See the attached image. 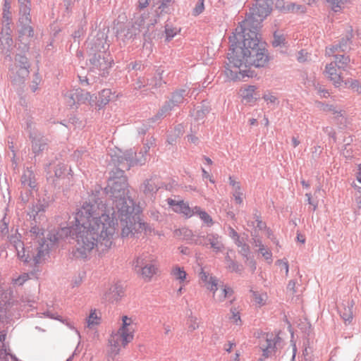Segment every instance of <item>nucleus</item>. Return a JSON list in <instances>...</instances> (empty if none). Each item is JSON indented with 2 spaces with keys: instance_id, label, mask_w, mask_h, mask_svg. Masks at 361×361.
I'll list each match as a JSON object with an SVG mask.
<instances>
[{
  "instance_id": "1",
  "label": "nucleus",
  "mask_w": 361,
  "mask_h": 361,
  "mask_svg": "<svg viewBox=\"0 0 361 361\" xmlns=\"http://www.w3.org/2000/svg\"><path fill=\"white\" fill-rule=\"evenodd\" d=\"M274 1L276 7L281 10L300 13L305 12V7L301 5L288 4L285 6L281 0H257L246 18L229 37L231 47L224 71L228 80L240 81L245 78H253L255 73L252 70V66L264 67L269 63L266 44L260 39L257 30L260 23L270 14Z\"/></svg>"
},
{
  "instance_id": "2",
  "label": "nucleus",
  "mask_w": 361,
  "mask_h": 361,
  "mask_svg": "<svg viewBox=\"0 0 361 361\" xmlns=\"http://www.w3.org/2000/svg\"><path fill=\"white\" fill-rule=\"evenodd\" d=\"M75 219L76 257L85 258L94 249L105 252L111 248L118 226L114 208L85 202Z\"/></svg>"
},
{
  "instance_id": "3",
  "label": "nucleus",
  "mask_w": 361,
  "mask_h": 361,
  "mask_svg": "<svg viewBox=\"0 0 361 361\" xmlns=\"http://www.w3.org/2000/svg\"><path fill=\"white\" fill-rule=\"evenodd\" d=\"M107 193H110L111 199L106 203H97V204L110 205L116 211V214L131 212L134 203L133 200L126 197L128 194V183L125 177L109 180L106 188Z\"/></svg>"
},
{
  "instance_id": "4",
  "label": "nucleus",
  "mask_w": 361,
  "mask_h": 361,
  "mask_svg": "<svg viewBox=\"0 0 361 361\" xmlns=\"http://www.w3.org/2000/svg\"><path fill=\"white\" fill-rule=\"evenodd\" d=\"M136 324L132 317L123 315L117 330L112 331L109 338L108 354L114 357L118 355L134 338Z\"/></svg>"
},
{
  "instance_id": "5",
  "label": "nucleus",
  "mask_w": 361,
  "mask_h": 361,
  "mask_svg": "<svg viewBox=\"0 0 361 361\" xmlns=\"http://www.w3.org/2000/svg\"><path fill=\"white\" fill-rule=\"evenodd\" d=\"M48 253V245L39 242H34L26 247L20 243L17 245L18 258L24 262H32L35 264L41 263Z\"/></svg>"
},
{
  "instance_id": "6",
  "label": "nucleus",
  "mask_w": 361,
  "mask_h": 361,
  "mask_svg": "<svg viewBox=\"0 0 361 361\" xmlns=\"http://www.w3.org/2000/svg\"><path fill=\"white\" fill-rule=\"evenodd\" d=\"M135 268L140 276L146 281H150L159 271L157 257L149 253L138 256L134 262Z\"/></svg>"
},
{
  "instance_id": "7",
  "label": "nucleus",
  "mask_w": 361,
  "mask_h": 361,
  "mask_svg": "<svg viewBox=\"0 0 361 361\" xmlns=\"http://www.w3.org/2000/svg\"><path fill=\"white\" fill-rule=\"evenodd\" d=\"M134 210L133 207L130 212L117 213V219L121 218V221H126V225L122 228L121 236L123 238L128 237L136 233H140L145 231L147 224L142 222L138 216H132Z\"/></svg>"
},
{
  "instance_id": "8",
  "label": "nucleus",
  "mask_w": 361,
  "mask_h": 361,
  "mask_svg": "<svg viewBox=\"0 0 361 361\" xmlns=\"http://www.w3.org/2000/svg\"><path fill=\"white\" fill-rule=\"evenodd\" d=\"M257 87L255 85H244L238 91L241 102L245 104H254L259 99Z\"/></svg>"
},
{
  "instance_id": "9",
  "label": "nucleus",
  "mask_w": 361,
  "mask_h": 361,
  "mask_svg": "<svg viewBox=\"0 0 361 361\" xmlns=\"http://www.w3.org/2000/svg\"><path fill=\"white\" fill-rule=\"evenodd\" d=\"M200 244L204 246H209L213 252H222L224 246L221 240V238L216 234H207V236L201 237L199 240Z\"/></svg>"
},
{
  "instance_id": "10",
  "label": "nucleus",
  "mask_w": 361,
  "mask_h": 361,
  "mask_svg": "<svg viewBox=\"0 0 361 361\" xmlns=\"http://www.w3.org/2000/svg\"><path fill=\"white\" fill-rule=\"evenodd\" d=\"M16 61L18 63L23 64V68H19L17 64H14L11 68V71L15 78H25L28 76L29 74V64L27 59L23 56H17L16 57Z\"/></svg>"
},
{
  "instance_id": "11",
  "label": "nucleus",
  "mask_w": 361,
  "mask_h": 361,
  "mask_svg": "<svg viewBox=\"0 0 361 361\" xmlns=\"http://www.w3.org/2000/svg\"><path fill=\"white\" fill-rule=\"evenodd\" d=\"M168 204L172 207L175 212L182 214L186 217H190L194 215V208L191 209L187 203L182 200L176 201L172 199H169Z\"/></svg>"
},
{
  "instance_id": "12",
  "label": "nucleus",
  "mask_w": 361,
  "mask_h": 361,
  "mask_svg": "<svg viewBox=\"0 0 361 361\" xmlns=\"http://www.w3.org/2000/svg\"><path fill=\"white\" fill-rule=\"evenodd\" d=\"M324 74L336 86L339 87L341 85L343 80L341 73L336 68V63L331 62L327 64L325 68Z\"/></svg>"
},
{
  "instance_id": "13",
  "label": "nucleus",
  "mask_w": 361,
  "mask_h": 361,
  "mask_svg": "<svg viewBox=\"0 0 361 361\" xmlns=\"http://www.w3.org/2000/svg\"><path fill=\"white\" fill-rule=\"evenodd\" d=\"M170 275L173 280L177 281L180 285H186L189 282L185 269L178 265H175L171 268Z\"/></svg>"
},
{
  "instance_id": "14",
  "label": "nucleus",
  "mask_w": 361,
  "mask_h": 361,
  "mask_svg": "<svg viewBox=\"0 0 361 361\" xmlns=\"http://www.w3.org/2000/svg\"><path fill=\"white\" fill-rule=\"evenodd\" d=\"M276 343L272 338H269L267 336L260 339L259 347L262 351V355L264 357H269L274 351Z\"/></svg>"
},
{
  "instance_id": "15",
  "label": "nucleus",
  "mask_w": 361,
  "mask_h": 361,
  "mask_svg": "<svg viewBox=\"0 0 361 361\" xmlns=\"http://www.w3.org/2000/svg\"><path fill=\"white\" fill-rule=\"evenodd\" d=\"M200 279L204 283V286L213 292L217 290L218 281L215 277L210 276L208 273L202 271L200 273Z\"/></svg>"
},
{
  "instance_id": "16",
  "label": "nucleus",
  "mask_w": 361,
  "mask_h": 361,
  "mask_svg": "<svg viewBox=\"0 0 361 361\" xmlns=\"http://www.w3.org/2000/svg\"><path fill=\"white\" fill-rule=\"evenodd\" d=\"M232 294V288L226 286H221L219 290L213 291V298L216 302H222Z\"/></svg>"
},
{
  "instance_id": "17",
  "label": "nucleus",
  "mask_w": 361,
  "mask_h": 361,
  "mask_svg": "<svg viewBox=\"0 0 361 361\" xmlns=\"http://www.w3.org/2000/svg\"><path fill=\"white\" fill-rule=\"evenodd\" d=\"M101 312L97 310H92L86 319L87 326L93 329L101 322Z\"/></svg>"
},
{
  "instance_id": "18",
  "label": "nucleus",
  "mask_w": 361,
  "mask_h": 361,
  "mask_svg": "<svg viewBox=\"0 0 361 361\" xmlns=\"http://www.w3.org/2000/svg\"><path fill=\"white\" fill-rule=\"evenodd\" d=\"M109 293L106 295V298L114 302L120 300L124 295V290L121 287L114 286L109 290Z\"/></svg>"
},
{
  "instance_id": "19",
  "label": "nucleus",
  "mask_w": 361,
  "mask_h": 361,
  "mask_svg": "<svg viewBox=\"0 0 361 361\" xmlns=\"http://www.w3.org/2000/svg\"><path fill=\"white\" fill-rule=\"evenodd\" d=\"M252 298L254 304L256 306L261 307L267 303L269 297L267 293L265 292L253 291Z\"/></svg>"
},
{
  "instance_id": "20",
  "label": "nucleus",
  "mask_w": 361,
  "mask_h": 361,
  "mask_svg": "<svg viewBox=\"0 0 361 361\" xmlns=\"http://www.w3.org/2000/svg\"><path fill=\"white\" fill-rule=\"evenodd\" d=\"M18 1L23 4L20 8V13L22 15V16L20 18V21L25 25L28 24L30 21L29 18V2L27 0H18Z\"/></svg>"
},
{
  "instance_id": "21",
  "label": "nucleus",
  "mask_w": 361,
  "mask_h": 361,
  "mask_svg": "<svg viewBox=\"0 0 361 361\" xmlns=\"http://www.w3.org/2000/svg\"><path fill=\"white\" fill-rule=\"evenodd\" d=\"M111 91L109 89H104L100 92L99 99L96 105L100 109L106 106L111 100Z\"/></svg>"
},
{
  "instance_id": "22",
  "label": "nucleus",
  "mask_w": 361,
  "mask_h": 361,
  "mask_svg": "<svg viewBox=\"0 0 361 361\" xmlns=\"http://www.w3.org/2000/svg\"><path fill=\"white\" fill-rule=\"evenodd\" d=\"M4 339V336L0 335V342ZM10 350H7L4 345L0 348V361H8V357H11L13 361H18L16 356L10 353Z\"/></svg>"
},
{
  "instance_id": "23",
  "label": "nucleus",
  "mask_w": 361,
  "mask_h": 361,
  "mask_svg": "<svg viewBox=\"0 0 361 361\" xmlns=\"http://www.w3.org/2000/svg\"><path fill=\"white\" fill-rule=\"evenodd\" d=\"M194 214L199 215L200 218L208 226H212L213 224V221L212 217L204 211L202 210L199 207H194Z\"/></svg>"
},
{
  "instance_id": "24",
  "label": "nucleus",
  "mask_w": 361,
  "mask_h": 361,
  "mask_svg": "<svg viewBox=\"0 0 361 361\" xmlns=\"http://www.w3.org/2000/svg\"><path fill=\"white\" fill-rule=\"evenodd\" d=\"M21 181L25 186L30 188H35L36 187L35 180L30 172H29L28 174H24L22 176Z\"/></svg>"
},
{
  "instance_id": "25",
  "label": "nucleus",
  "mask_w": 361,
  "mask_h": 361,
  "mask_svg": "<svg viewBox=\"0 0 361 361\" xmlns=\"http://www.w3.org/2000/svg\"><path fill=\"white\" fill-rule=\"evenodd\" d=\"M45 143L42 137H33L32 140V149L34 153H38L44 147Z\"/></svg>"
},
{
  "instance_id": "26",
  "label": "nucleus",
  "mask_w": 361,
  "mask_h": 361,
  "mask_svg": "<svg viewBox=\"0 0 361 361\" xmlns=\"http://www.w3.org/2000/svg\"><path fill=\"white\" fill-rule=\"evenodd\" d=\"M78 102L86 103L87 102L90 105H93V103L94 102V99H96V97H94L93 95H91L87 92H83L81 91V93L80 95H78Z\"/></svg>"
},
{
  "instance_id": "27",
  "label": "nucleus",
  "mask_w": 361,
  "mask_h": 361,
  "mask_svg": "<svg viewBox=\"0 0 361 361\" xmlns=\"http://www.w3.org/2000/svg\"><path fill=\"white\" fill-rule=\"evenodd\" d=\"M9 27H6L5 34L2 32H1L0 41L1 44L5 48L6 46L9 47L12 43V39L10 37L8 33Z\"/></svg>"
},
{
  "instance_id": "28",
  "label": "nucleus",
  "mask_w": 361,
  "mask_h": 361,
  "mask_svg": "<svg viewBox=\"0 0 361 361\" xmlns=\"http://www.w3.org/2000/svg\"><path fill=\"white\" fill-rule=\"evenodd\" d=\"M187 325L189 331H195L200 327V319L197 317L190 316L188 319Z\"/></svg>"
},
{
  "instance_id": "29",
  "label": "nucleus",
  "mask_w": 361,
  "mask_h": 361,
  "mask_svg": "<svg viewBox=\"0 0 361 361\" xmlns=\"http://www.w3.org/2000/svg\"><path fill=\"white\" fill-rule=\"evenodd\" d=\"M180 32V28L166 25L165 32L167 40H171Z\"/></svg>"
},
{
  "instance_id": "30",
  "label": "nucleus",
  "mask_w": 361,
  "mask_h": 361,
  "mask_svg": "<svg viewBox=\"0 0 361 361\" xmlns=\"http://www.w3.org/2000/svg\"><path fill=\"white\" fill-rule=\"evenodd\" d=\"M350 61V59L348 56L343 55L336 56L335 61L333 63H336V66H338V68H344Z\"/></svg>"
},
{
  "instance_id": "31",
  "label": "nucleus",
  "mask_w": 361,
  "mask_h": 361,
  "mask_svg": "<svg viewBox=\"0 0 361 361\" xmlns=\"http://www.w3.org/2000/svg\"><path fill=\"white\" fill-rule=\"evenodd\" d=\"M330 6L334 11H338L341 9L347 0H326Z\"/></svg>"
},
{
  "instance_id": "32",
  "label": "nucleus",
  "mask_w": 361,
  "mask_h": 361,
  "mask_svg": "<svg viewBox=\"0 0 361 361\" xmlns=\"http://www.w3.org/2000/svg\"><path fill=\"white\" fill-rule=\"evenodd\" d=\"M10 8H11L10 0H4L3 18L7 22V24H8V21L11 18Z\"/></svg>"
},
{
  "instance_id": "33",
  "label": "nucleus",
  "mask_w": 361,
  "mask_h": 361,
  "mask_svg": "<svg viewBox=\"0 0 361 361\" xmlns=\"http://www.w3.org/2000/svg\"><path fill=\"white\" fill-rule=\"evenodd\" d=\"M285 43V37L283 35L275 32L274 35L273 45L274 47H279Z\"/></svg>"
},
{
  "instance_id": "34",
  "label": "nucleus",
  "mask_w": 361,
  "mask_h": 361,
  "mask_svg": "<svg viewBox=\"0 0 361 361\" xmlns=\"http://www.w3.org/2000/svg\"><path fill=\"white\" fill-rule=\"evenodd\" d=\"M232 316L230 317L231 322L236 325H239L241 323L240 317L239 312L235 309L231 310Z\"/></svg>"
},
{
  "instance_id": "35",
  "label": "nucleus",
  "mask_w": 361,
  "mask_h": 361,
  "mask_svg": "<svg viewBox=\"0 0 361 361\" xmlns=\"http://www.w3.org/2000/svg\"><path fill=\"white\" fill-rule=\"evenodd\" d=\"M262 98L267 102V104H276L278 102V98L272 93H265Z\"/></svg>"
},
{
  "instance_id": "36",
  "label": "nucleus",
  "mask_w": 361,
  "mask_h": 361,
  "mask_svg": "<svg viewBox=\"0 0 361 361\" xmlns=\"http://www.w3.org/2000/svg\"><path fill=\"white\" fill-rule=\"evenodd\" d=\"M259 252L269 263L271 262L272 254L269 250L265 248L264 246H262L259 248Z\"/></svg>"
},
{
  "instance_id": "37",
  "label": "nucleus",
  "mask_w": 361,
  "mask_h": 361,
  "mask_svg": "<svg viewBox=\"0 0 361 361\" xmlns=\"http://www.w3.org/2000/svg\"><path fill=\"white\" fill-rule=\"evenodd\" d=\"M233 197L237 204H242L243 202V195L240 192V189L233 190Z\"/></svg>"
},
{
  "instance_id": "38",
  "label": "nucleus",
  "mask_w": 361,
  "mask_h": 361,
  "mask_svg": "<svg viewBox=\"0 0 361 361\" xmlns=\"http://www.w3.org/2000/svg\"><path fill=\"white\" fill-rule=\"evenodd\" d=\"M204 4L203 1H200L195 6V8L193 10V14L195 16H197L200 14L204 11Z\"/></svg>"
},
{
  "instance_id": "39",
  "label": "nucleus",
  "mask_w": 361,
  "mask_h": 361,
  "mask_svg": "<svg viewBox=\"0 0 361 361\" xmlns=\"http://www.w3.org/2000/svg\"><path fill=\"white\" fill-rule=\"evenodd\" d=\"M29 279V276L27 274H23V275L18 277L15 279V283L17 285H23L26 281Z\"/></svg>"
},
{
  "instance_id": "40",
  "label": "nucleus",
  "mask_w": 361,
  "mask_h": 361,
  "mask_svg": "<svg viewBox=\"0 0 361 361\" xmlns=\"http://www.w3.org/2000/svg\"><path fill=\"white\" fill-rule=\"evenodd\" d=\"M135 24V25H133V27H134L135 28V30L140 31V27L144 24L143 17H142V16L138 17L136 19Z\"/></svg>"
},
{
  "instance_id": "41",
  "label": "nucleus",
  "mask_w": 361,
  "mask_h": 361,
  "mask_svg": "<svg viewBox=\"0 0 361 361\" xmlns=\"http://www.w3.org/2000/svg\"><path fill=\"white\" fill-rule=\"evenodd\" d=\"M279 266H281L282 268L285 269L286 275H288L289 271V267L287 261H284L283 259L278 260L276 262Z\"/></svg>"
},
{
  "instance_id": "42",
  "label": "nucleus",
  "mask_w": 361,
  "mask_h": 361,
  "mask_svg": "<svg viewBox=\"0 0 361 361\" xmlns=\"http://www.w3.org/2000/svg\"><path fill=\"white\" fill-rule=\"evenodd\" d=\"M10 241L11 243L13 244L16 249L17 250V245L20 243L21 245H23V243L21 242V240L19 239L18 236L17 235L11 236Z\"/></svg>"
},
{
  "instance_id": "43",
  "label": "nucleus",
  "mask_w": 361,
  "mask_h": 361,
  "mask_svg": "<svg viewBox=\"0 0 361 361\" xmlns=\"http://www.w3.org/2000/svg\"><path fill=\"white\" fill-rule=\"evenodd\" d=\"M229 235L233 239H234L236 241V243L238 242L239 236L238 235V233L233 228H229Z\"/></svg>"
},
{
  "instance_id": "44",
  "label": "nucleus",
  "mask_w": 361,
  "mask_h": 361,
  "mask_svg": "<svg viewBox=\"0 0 361 361\" xmlns=\"http://www.w3.org/2000/svg\"><path fill=\"white\" fill-rule=\"evenodd\" d=\"M306 197H307L308 203L313 207V210H316L317 208V203L312 201L311 194L307 193Z\"/></svg>"
},
{
  "instance_id": "45",
  "label": "nucleus",
  "mask_w": 361,
  "mask_h": 361,
  "mask_svg": "<svg viewBox=\"0 0 361 361\" xmlns=\"http://www.w3.org/2000/svg\"><path fill=\"white\" fill-rule=\"evenodd\" d=\"M230 184L233 187V190L240 189V186L238 182H236L235 180L232 179V178H229Z\"/></svg>"
},
{
  "instance_id": "46",
  "label": "nucleus",
  "mask_w": 361,
  "mask_h": 361,
  "mask_svg": "<svg viewBox=\"0 0 361 361\" xmlns=\"http://www.w3.org/2000/svg\"><path fill=\"white\" fill-rule=\"evenodd\" d=\"M149 5V0H138V7L145 8Z\"/></svg>"
},
{
  "instance_id": "47",
  "label": "nucleus",
  "mask_w": 361,
  "mask_h": 361,
  "mask_svg": "<svg viewBox=\"0 0 361 361\" xmlns=\"http://www.w3.org/2000/svg\"><path fill=\"white\" fill-rule=\"evenodd\" d=\"M234 346H235V343L228 342V343L225 344L224 350L228 353H231Z\"/></svg>"
},
{
  "instance_id": "48",
  "label": "nucleus",
  "mask_w": 361,
  "mask_h": 361,
  "mask_svg": "<svg viewBox=\"0 0 361 361\" xmlns=\"http://www.w3.org/2000/svg\"><path fill=\"white\" fill-rule=\"evenodd\" d=\"M357 180L361 183V164L357 166V171L355 173Z\"/></svg>"
},
{
  "instance_id": "49",
  "label": "nucleus",
  "mask_w": 361,
  "mask_h": 361,
  "mask_svg": "<svg viewBox=\"0 0 361 361\" xmlns=\"http://www.w3.org/2000/svg\"><path fill=\"white\" fill-rule=\"evenodd\" d=\"M1 232L2 233H6L8 232V226L5 222H2L1 225Z\"/></svg>"
},
{
  "instance_id": "50",
  "label": "nucleus",
  "mask_w": 361,
  "mask_h": 361,
  "mask_svg": "<svg viewBox=\"0 0 361 361\" xmlns=\"http://www.w3.org/2000/svg\"><path fill=\"white\" fill-rule=\"evenodd\" d=\"M343 319L345 321V322H350L353 317H352V314L350 312L348 314L345 315V314H343Z\"/></svg>"
},
{
  "instance_id": "51",
  "label": "nucleus",
  "mask_w": 361,
  "mask_h": 361,
  "mask_svg": "<svg viewBox=\"0 0 361 361\" xmlns=\"http://www.w3.org/2000/svg\"><path fill=\"white\" fill-rule=\"evenodd\" d=\"M295 281H289L288 283V287L290 289H292L293 292L295 293Z\"/></svg>"
},
{
  "instance_id": "52",
  "label": "nucleus",
  "mask_w": 361,
  "mask_h": 361,
  "mask_svg": "<svg viewBox=\"0 0 361 361\" xmlns=\"http://www.w3.org/2000/svg\"><path fill=\"white\" fill-rule=\"evenodd\" d=\"M292 143L294 147H297L300 144V141L296 137L292 138Z\"/></svg>"
},
{
  "instance_id": "53",
  "label": "nucleus",
  "mask_w": 361,
  "mask_h": 361,
  "mask_svg": "<svg viewBox=\"0 0 361 361\" xmlns=\"http://www.w3.org/2000/svg\"><path fill=\"white\" fill-rule=\"evenodd\" d=\"M297 239L302 243H304L305 242V238L302 235L298 234L297 236Z\"/></svg>"
},
{
  "instance_id": "54",
  "label": "nucleus",
  "mask_w": 361,
  "mask_h": 361,
  "mask_svg": "<svg viewBox=\"0 0 361 361\" xmlns=\"http://www.w3.org/2000/svg\"><path fill=\"white\" fill-rule=\"evenodd\" d=\"M240 352L237 351L235 353V355H234V357L233 358V361H240Z\"/></svg>"
},
{
  "instance_id": "55",
  "label": "nucleus",
  "mask_w": 361,
  "mask_h": 361,
  "mask_svg": "<svg viewBox=\"0 0 361 361\" xmlns=\"http://www.w3.org/2000/svg\"><path fill=\"white\" fill-rule=\"evenodd\" d=\"M202 173H203V177L204 178H210L209 174L204 169H202ZM209 180H210L211 182H213V180L211 178H209Z\"/></svg>"
},
{
  "instance_id": "56",
  "label": "nucleus",
  "mask_w": 361,
  "mask_h": 361,
  "mask_svg": "<svg viewBox=\"0 0 361 361\" xmlns=\"http://www.w3.org/2000/svg\"><path fill=\"white\" fill-rule=\"evenodd\" d=\"M185 285H180V288L178 289L177 290V295L180 296L182 295L183 293V287L185 286Z\"/></svg>"
},
{
  "instance_id": "57",
  "label": "nucleus",
  "mask_w": 361,
  "mask_h": 361,
  "mask_svg": "<svg viewBox=\"0 0 361 361\" xmlns=\"http://www.w3.org/2000/svg\"><path fill=\"white\" fill-rule=\"evenodd\" d=\"M28 32L29 35H31V32H32V30L30 26H27L24 28L23 32Z\"/></svg>"
},
{
  "instance_id": "58",
  "label": "nucleus",
  "mask_w": 361,
  "mask_h": 361,
  "mask_svg": "<svg viewBox=\"0 0 361 361\" xmlns=\"http://www.w3.org/2000/svg\"><path fill=\"white\" fill-rule=\"evenodd\" d=\"M358 86V82L357 80H353L352 81L351 84H350V87L353 88V89H355V87H357Z\"/></svg>"
},
{
  "instance_id": "59",
  "label": "nucleus",
  "mask_w": 361,
  "mask_h": 361,
  "mask_svg": "<svg viewBox=\"0 0 361 361\" xmlns=\"http://www.w3.org/2000/svg\"><path fill=\"white\" fill-rule=\"evenodd\" d=\"M204 160H205V162H206L207 164H209V165L212 164V159H211L210 158H209V157H205V158H204Z\"/></svg>"
},
{
  "instance_id": "60",
  "label": "nucleus",
  "mask_w": 361,
  "mask_h": 361,
  "mask_svg": "<svg viewBox=\"0 0 361 361\" xmlns=\"http://www.w3.org/2000/svg\"><path fill=\"white\" fill-rule=\"evenodd\" d=\"M315 1H316V0H307V4L310 5V4H312L313 3H314Z\"/></svg>"
},
{
  "instance_id": "61",
  "label": "nucleus",
  "mask_w": 361,
  "mask_h": 361,
  "mask_svg": "<svg viewBox=\"0 0 361 361\" xmlns=\"http://www.w3.org/2000/svg\"><path fill=\"white\" fill-rule=\"evenodd\" d=\"M14 64H17V66H18L19 68H23V64L18 63V62H16V61Z\"/></svg>"
},
{
  "instance_id": "62",
  "label": "nucleus",
  "mask_w": 361,
  "mask_h": 361,
  "mask_svg": "<svg viewBox=\"0 0 361 361\" xmlns=\"http://www.w3.org/2000/svg\"><path fill=\"white\" fill-rule=\"evenodd\" d=\"M255 122H256V120H255V119H252V120L250 121V123H251L252 125L255 124Z\"/></svg>"
},
{
  "instance_id": "63",
  "label": "nucleus",
  "mask_w": 361,
  "mask_h": 361,
  "mask_svg": "<svg viewBox=\"0 0 361 361\" xmlns=\"http://www.w3.org/2000/svg\"><path fill=\"white\" fill-rule=\"evenodd\" d=\"M191 142H195L193 137H191Z\"/></svg>"
},
{
  "instance_id": "64",
  "label": "nucleus",
  "mask_w": 361,
  "mask_h": 361,
  "mask_svg": "<svg viewBox=\"0 0 361 361\" xmlns=\"http://www.w3.org/2000/svg\"><path fill=\"white\" fill-rule=\"evenodd\" d=\"M34 230H35V228H32V232H34V233H35V231H34Z\"/></svg>"
}]
</instances>
